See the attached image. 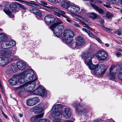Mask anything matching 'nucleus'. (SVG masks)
Returning <instances> with one entry per match:
<instances>
[{
	"mask_svg": "<svg viewBox=\"0 0 122 122\" xmlns=\"http://www.w3.org/2000/svg\"><path fill=\"white\" fill-rule=\"evenodd\" d=\"M34 73L32 69H30L24 71L20 73L21 77H27V82L25 84L16 88V90H20V91H27L30 92L33 90L35 87L36 84L35 81L37 80L36 77L32 81L33 76L34 75Z\"/></svg>",
	"mask_w": 122,
	"mask_h": 122,
	"instance_id": "obj_1",
	"label": "nucleus"
},
{
	"mask_svg": "<svg viewBox=\"0 0 122 122\" xmlns=\"http://www.w3.org/2000/svg\"><path fill=\"white\" fill-rule=\"evenodd\" d=\"M80 10L79 6L75 5H71L68 8V10L72 17L77 20H76L75 19H73L74 20L85 24H87L88 22L87 20L83 19L82 16L74 13L78 12Z\"/></svg>",
	"mask_w": 122,
	"mask_h": 122,
	"instance_id": "obj_2",
	"label": "nucleus"
},
{
	"mask_svg": "<svg viewBox=\"0 0 122 122\" xmlns=\"http://www.w3.org/2000/svg\"><path fill=\"white\" fill-rule=\"evenodd\" d=\"M115 66L114 65H112L110 68L109 74L108 76L109 78L111 80H114L117 73L119 71L118 77L120 79H122V63L119 64L117 69H115Z\"/></svg>",
	"mask_w": 122,
	"mask_h": 122,
	"instance_id": "obj_3",
	"label": "nucleus"
},
{
	"mask_svg": "<svg viewBox=\"0 0 122 122\" xmlns=\"http://www.w3.org/2000/svg\"><path fill=\"white\" fill-rule=\"evenodd\" d=\"M63 106L60 104L54 105L52 109V113L49 116L50 119H52L55 117H58L62 114Z\"/></svg>",
	"mask_w": 122,
	"mask_h": 122,
	"instance_id": "obj_4",
	"label": "nucleus"
},
{
	"mask_svg": "<svg viewBox=\"0 0 122 122\" xmlns=\"http://www.w3.org/2000/svg\"><path fill=\"white\" fill-rule=\"evenodd\" d=\"M92 66L90 69L94 70V74L96 75L102 76L107 70L105 66L102 64L92 65Z\"/></svg>",
	"mask_w": 122,
	"mask_h": 122,
	"instance_id": "obj_5",
	"label": "nucleus"
},
{
	"mask_svg": "<svg viewBox=\"0 0 122 122\" xmlns=\"http://www.w3.org/2000/svg\"><path fill=\"white\" fill-rule=\"evenodd\" d=\"M63 34L62 39L66 43L69 44L73 41L74 34L72 31L68 29H65Z\"/></svg>",
	"mask_w": 122,
	"mask_h": 122,
	"instance_id": "obj_6",
	"label": "nucleus"
},
{
	"mask_svg": "<svg viewBox=\"0 0 122 122\" xmlns=\"http://www.w3.org/2000/svg\"><path fill=\"white\" fill-rule=\"evenodd\" d=\"M50 29L54 32L58 37H60L62 35V31L64 29V26L62 25H56V24H53L50 26Z\"/></svg>",
	"mask_w": 122,
	"mask_h": 122,
	"instance_id": "obj_7",
	"label": "nucleus"
},
{
	"mask_svg": "<svg viewBox=\"0 0 122 122\" xmlns=\"http://www.w3.org/2000/svg\"><path fill=\"white\" fill-rule=\"evenodd\" d=\"M94 56L96 57L99 61H103L107 58V54L105 51L100 50L94 55Z\"/></svg>",
	"mask_w": 122,
	"mask_h": 122,
	"instance_id": "obj_8",
	"label": "nucleus"
},
{
	"mask_svg": "<svg viewBox=\"0 0 122 122\" xmlns=\"http://www.w3.org/2000/svg\"><path fill=\"white\" fill-rule=\"evenodd\" d=\"M33 93L36 95H38L42 97H46L47 95V91L42 87L39 86L34 90Z\"/></svg>",
	"mask_w": 122,
	"mask_h": 122,
	"instance_id": "obj_9",
	"label": "nucleus"
},
{
	"mask_svg": "<svg viewBox=\"0 0 122 122\" xmlns=\"http://www.w3.org/2000/svg\"><path fill=\"white\" fill-rule=\"evenodd\" d=\"M73 106L75 107L76 112L79 115L84 114L87 112V110L83 108L78 103H74Z\"/></svg>",
	"mask_w": 122,
	"mask_h": 122,
	"instance_id": "obj_10",
	"label": "nucleus"
},
{
	"mask_svg": "<svg viewBox=\"0 0 122 122\" xmlns=\"http://www.w3.org/2000/svg\"><path fill=\"white\" fill-rule=\"evenodd\" d=\"M13 49V48H12L6 50H0V55L6 56V57L11 58Z\"/></svg>",
	"mask_w": 122,
	"mask_h": 122,
	"instance_id": "obj_11",
	"label": "nucleus"
},
{
	"mask_svg": "<svg viewBox=\"0 0 122 122\" xmlns=\"http://www.w3.org/2000/svg\"><path fill=\"white\" fill-rule=\"evenodd\" d=\"M15 42L13 41H6L3 42L2 44L1 47L3 49L9 48L15 45Z\"/></svg>",
	"mask_w": 122,
	"mask_h": 122,
	"instance_id": "obj_12",
	"label": "nucleus"
},
{
	"mask_svg": "<svg viewBox=\"0 0 122 122\" xmlns=\"http://www.w3.org/2000/svg\"><path fill=\"white\" fill-rule=\"evenodd\" d=\"M13 61V59L10 58L1 57H0V65L5 66L8 63Z\"/></svg>",
	"mask_w": 122,
	"mask_h": 122,
	"instance_id": "obj_13",
	"label": "nucleus"
},
{
	"mask_svg": "<svg viewBox=\"0 0 122 122\" xmlns=\"http://www.w3.org/2000/svg\"><path fill=\"white\" fill-rule=\"evenodd\" d=\"M62 12L63 14L62 15L63 17L65 18L67 22L79 28L80 27L79 25L77 23L71 20L70 18L68 16L66 15L65 12Z\"/></svg>",
	"mask_w": 122,
	"mask_h": 122,
	"instance_id": "obj_14",
	"label": "nucleus"
},
{
	"mask_svg": "<svg viewBox=\"0 0 122 122\" xmlns=\"http://www.w3.org/2000/svg\"><path fill=\"white\" fill-rule=\"evenodd\" d=\"M54 17L51 15H48L46 16L44 18V20L46 24L50 25L55 21Z\"/></svg>",
	"mask_w": 122,
	"mask_h": 122,
	"instance_id": "obj_15",
	"label": "nucleus"
},
{
	"mask_svg": "<svg viewBox=\"0 0 122 122\" xmlns=\"http://www.w3.org/2000/svg\"><path fill=\"white\" fill-rule=\"evenodd\" d=\"M38 101V98L36 97L28 100L26 101V103L28 106H32L36 104Z\"/></svg>",
	"mask_w": 122,
	"mask_h": 122,
	"instance_id": "obj_16",
	"label": "nucleus"
},
{
	"mask_svg": "<svg viewBox=\"0 0 122 122\" xmlns=\"http://www.w3.org/2000/svg\"><path fill=\"white\" fill-rule=\"evenodd\" d=\"M41 4L44 6L46 7V10L48 11H53L55 10L59 11H61L59 10L57 8L53 6H47V4L46 2L41 1L40 2Z\"/></svg>",
	"mask_w": 122,
	"mask_h": 122,
	"instance_id": "obj_17",
	"label": "nucleus"
},
{
	"mask_svg": "<svg viewBox=\"0 0 122 122\" xmlns=\"http://www.w3.org/2000/svg\"><path fill=\"white\" fill-rule=\"evenodd\" d=\"M44 106L43 104H40L37 105L33 108V110L36 113H38L44 109Z\"/></svg>",
	"mask_w": 122,
	"mask_h": 122,
	"instance_id": "obj_18",
	"label": "nucleus"
},
{
	"mask_svg": "<svg viewBox=\"0 0 122 122\" xmlns=\"http://www.w3.org/2000/svg\"><path fill=\"white\" fill-rule=\"evenodd\" d=\"M71 112L70 109L68 108L64 109L63 115L64 117L68 118L70 117L71 115Z\"/></svg>",
	"mask_w": 122,
	"mask_h": 122,
	"instance_id": "obj_19",
	"label": "nucleus"
},
{
	"mask_svg": "<svg viewBox=\"0 0 122 122\" xmlns=\"http://www.w3.org/2000/svg\"><path fill=\"white\" fill-rule=\"evenodd\" d=\"M92 57V55L89 56L86 58L85 60V63L89 66L90 69L91 66H92V65H94L92 64L91 61Z\"/></svg>",
	"mask_w": 122,
	"mask_h": 122,
	"instance_id": "obj_20",
	"label": "nucleus"
},
{
	"mask_svg": "<svg viewBox=\"0 0 122 122\" xmlns=\"http://www.w3.org/2000/svg\"><path fill=\"white\" fill-rule=\"evenodd\" d=\"M18 68L20 70H24L26 67L25 64L21 61H19L17 63Z\"/></svg>",
	"mask_w": 122,
	"mask_h": 122,
	"instance_id": "obj_21",
	"label": "nucleus"
},
{
	"mask_svg": "<svg viewBox=\"0 0 122 122\" xmlns=\"http://www.w3.org/2000/svg\"><path fill=\"white\" fill-rule=\"evenodd\" d=\"M76 42L77 45L79 46L82 45L84 44V39L82 37L80 36L76 38Z\"/></svg>",
	"mask_w": 122,
	"mask_h": 122,
	"instance_id": "obj_22",
	"label": "nucleus"
},
{
	"mask_svg": "<svg viewBox=\"0 0 122 122\" xmlns=\"http://www.w3.org/2000/svg\"><path fill=\"white\" fill-rule=\"evenodd\" d=\"M44 115V113H42L34 116L32 117L31 118V122H35L38 119L42 117Z\"/></svg>",
	"mask_w": 122,
	"mask_h": 122,
	"instance_id": "obj_23",
	"label": "nucleus"
},
{
	"mask_svg": "<svg viewBox=\"0 0 122 122\" xmlns=\"http://www.w3.org/2000/svg\"><path fill=\"white\" fill-rule=\"evenodd\" d=\"M4 11L6 14L9 16L10 18H13L14 16L11 14V12L10 10L6 8L3 9Z\"/></svg>",
	"mask_w": 122,
	"mask_h": 122,
	"instance_id": "obj_24",
	"label": "nucleus"
},
{
	"mask_svg": "<svg viewBox=\"0 0 122 122\" xmlns=\"http://www.w3.org/2000/svg\"><path fill=\"white\" fill-rule=\"evenodd\" d=\"M17 80L15 77H13L9 80V82L11 85L14 86L17 84Z\"/></svg>",
	"mask_w": 122,
	"mask_h": 122,
	"instance_id": "obj_25",
	"label": "nucleus"
},
{
	"mask_svg": "<svg viewBox=\"0 0 122 122\" xmlns=\"http://www.w3.org/2000/svg\"><path fill=\"white\" fill-rule=\"evenodd\" d=\"M91 5L94 9L97 11L100 14H102L103 13V10L102 9L97 7L96 5L92 4H91Z\"/></svg>",
	"mask_w": 122,
	"mask_h": 122,
	"instance_id": "obj_26",
	"label": "nucleus"
},
{
	"mask_svg": "<svg viewBox=\"0 0 122 122\" xmlns=\"http://www.w3.org/2000/svg\"><path fill=\"white\" fill-rule=\"evenodd\" d=\"M59 10H60L61 11H59L56 10H54L53 11H49L50 12H51V11H53L54 12V14L55 15H56L57 16L60 17L61 16V15H62H62L63 14L62 13V12H65L62 11L60 9H59L57 8Z\"/></svg>",
	"mask_w": 122,
	"mask_h": 122,
	"instance_id": "obj_27",
	"label": "nucleus"
},
{
	"mask_svg": "<svg viewBox=\"0 0 122 122\" xmlns=\"http://www.w3.org/2000/svg\"><path fill=\"white\" fill-rule=\"evenodd\" d=\"M7 38V36L4 34L2 33H0V42L5 41Z\"/></svg>",
	"mask_w": 122,
	"mask_h": 122,
	"instance_id": "obj_28",
	"label": "nucleus"
},
{
	"mask_svg": "<svg viewBox=\"0 0 122 122\" xmlns=\"http://www.w3.org/2000/svg\"><path fill=\"white\" fill-rule=\"evenodd\" d=\"M11 68L12 70L14 72H15L17 70V64L15 63H12L11 65Z\"/></svg>",
	"mask_w": 122,
	"mask_h": 122,
	"instance_id": "obj_29",
	"label": "nucleus"
},
{
	"mask_svg": "<svg viewBox=\"0 0 122 122\" xmlns=\"http://www.w3.org/2000/svg\"><path fill=\"white\" fill-rule=\"evenodd\" d=\"M16 0L19 2H21V3L22 2H24L25 3L26 5L32 7H35V6L36 5V4L34 3H32L30 2H25L24 1L20 0Z\"/></svg>",
	"mask_w": 122,
	"mask_h": 122,
	"instance_id": "obj_30",
	"label": "nucleus"
},
{
	"mask_svg": "<svg viewBox=\"0 0 122 122\" xmlns=\"http://www.w3.org/2000/svg\"><path fill=\"white\" fill-rule=\"evenodd\" d=\"M69 2L67 1H65L64 4L62 5V6L63 8L67 9L68 10V8L71 5Z\"/></svg>",
	"mask_w": 122,
	"mask_h": 122,
	"instance_id": "obj_31",
	"label": "nucleus"
},
{
	"mask_svg": "<svg viewBox=\"0 0 122 122\" xmlns=\"http://www.w3.org/2000/svg\"><path fill=\"white\" fill-rule=\"evenodd\" d=\"M88 16L92 19H94L97 16V15L93 12L91 13L88 14Z\"/></svg>",
	"mask_w": 122,
	"mask_h": 122,
	"instance_id": "obj_32",
	"label": "nucleus"
},
{
	"mask_svg": "<svg viewBox=\"0 0 122 122\" xmlns=\"http://www.w3.org/2000/svg\"><path fill=\"white\" fill-rule=\"evenodd\" d=\"M10 9L13 12H14L16 9L17 6L16 4L13 3L10 5Z\"/></svg>",
	"mask_w": 122,
	"mask_h": 122,
	"instance_id": "obj_33",
	"label": "nucleus"
},
{
	"mask_svg": "<svg viewBox=\"0 0 122 122\" xmlns=\"http://www.w3.org/2000/svg\"><path fill=\"white\" fill-rule=\"evenodd\" d=\"M106 16L107 18L110 19L113 17V15L112 13L107 12L106 14Z\"/></svg>",
	"mask_w": 122,
	"mask_h": 122,
	"instance_id": "obj_34",
	"label": "nucleus"
},
{
	"mask_svg": "<svg viewBox=\"0 0 122 122\" xmlns=\"http://www.w3.org/2000/svg\"><path fill=\"white\" fill-rule=\"evenodd\" d=\"M24 77H21L20 76H20L18 80V81L20 83H23L25 82V79Z\"/></svg>",
	"mask_w": 122,
	"mask_h": 122,
	"instance_id": "obj_35",
	"label": "nucleus"
},
{
	"mask_svg": "<svg viewBox=\"0 0 122 122\" xmlns=\"http://www.w3.org/2000/svg\"><path fill=\"white\" fill-rule=\"evenodd\" d=\"M63 22L59 18H57L56 20V23L54 24H56V25H58L63 24Z\"/></svg>",
	"mask_w": 122,
	"mask_h": 122,
	"instance_id": "obj_36",
	"label": "nucleus"
},
{
	"mask_svg": "<svg viewBox=\"0 0 122 122\" xmlns=\"http://www.w3.org/2000/svg\"><path fill=\"white\" fill-rule=\"evenodd\" d=\"M17 4L23 10H26L27 8L25 7L24 5L19 3H17Z\"/></svg>",
	"mask_w": 122,
	"mask_h": 122,
	"instance_id": "obj_37",
	"label": "nucleus"
},
{
	"mask_svg": "<svg viewBox=\"0 0 122 122\" xmlns=\"http://www.w3.org/2000/svg\"><path fill=\"white\" fill-rule=\"evenodd\" d=\"M37 9L36 8H31L30 9L29 11L33 14H35Z\"/></svg>",
	"mask_w": 122,
	"mask_h": 122,
	"instance_id": "obj_38",
	"label": "nucleus"
},
{
	"mask_svg": "<svg viewBox=\"0 0 122 122\" xmlns=\"http://www.w3.org/2000/svg\"><path fill=\"white\" fill-rule=\"evenodd\" d=\"M108 1L112 4H117L118 2L117 0H106Z\"/></svg>",
	"mask_w": 122,
	"mask_h": 122,
	"instance_id": "obj_39",
	"label": "nucleus"
},
{
	"mask_svg": "<svg viewBox=\"0 0 122 122\" xmlns=\"http://www.w3.org/2000/svg\"><path fill=\"white\" fill-rule=\"evenodd\" d=\"M77 45L76 42H73L71 44V46L72 48H75L76 47Z\"/></svg>",
	"mask_w": 122,
	"mask_h": 122,
	"instance_id": "obj_40",
	"label": "nucleus"
},
{
	"mask_svg": "<svg viewBox=\"0 0 122 122\" xmlns=\"http://www.w3.org/2000/svg\"><path fill=\"white\" fill-rule=\"evenodd\" d=\"M90 55H91L89 54H88L87 53H84L82 54L81 56L83 58H85Z\"/></svg>",
	"mask_w": 122,
	"mask_h": 122,
	"instance_id": "obj_41",
	"label": "nucleus"
},
{
	"mask_svg": "<svg viewBox=\"0 0 122 122\" xmlns=\"http://www.w3.org/2000/svg\"><path fill=\"white\" fill-rule=\"evenodd\" d=\"M52 122H62L61 121V120L60 119L58 118H56Z\"/></svg>",
	"mask_w": 122,
	"mask_h": 122,
	"instance_id": "obj_42",
	"label": "nucleus"
},
{
	"mask_svg": "<svg viewBox=\"0 0 122 122\" xmlns=\"http://www.w3.org/2000/svg\"><path fill=\"white\" fill-rule=\"evenodd\" d=\"M41 12L38 10L37 9L35 14L38 15L39 16H41Z\"/></svg>",
	"mask_w": 122,
	"mask_h": 122,
	"instance_id": "obj_43",
	"label": "nucleus"
},
{
	"mask_svg": "<svg viewBox=\"0 0 122 122\" xmlns=\"http://www.w3.org/2000/svg\"><path fill=\"white\" fill-rule=\"evenodd\" d=\"M98 22H100L101 24H102L104 22V20L102 18H100L98 20Z\"/></svg>",
	"mask_w": 122,
	"mask_h": 122,
	"instance_id": "obj_44",
	"label": "nucleus"
},
{
	"mask_svg": "<svg viewBox=\"0 0 122 122\" xmlns=\"http://www.w3.org/2000/svg\"><path fill=\"white\" fill-rule=\"evenodd\" d=\"M46 119H41L38 120L36 122H45Z\"/></svg>",
	"mask_w": 122,
	"mask_h": 122,
	"instance_id": "obj_45",
	"label": "nucleus"
},
{
	"mask_svg": "<svg viewBox=\"0 0 122 122\" xmlns=\"http://www.w3.org/2000/svg\"><path fill=\"white\" fill-rule=\"evenodd\" d=\"M103 5L104 6L106 7L107 8H111L110 6V4L108 3H106L105 4H103Z\"/></svg>",
	"mask_w": 122,
	"mask_h": 122,
	"instance_id": "obj_46",
	"label": "nucleus"
},
{
	"mask_svg": "<svg viewBox=\"0 0 122 122\" xmlns=\"http://www.w3.org/2000/svg\"><path fill=\"white\" fill-rule=\"evenodd\" d=\"M87 33L90 36L92 37H94L95 36H94L93 34L91 32L89 31Z\"/></svg>",
	"mask_w": 122,
	"mask_h": 122,
	"instance_id": "obj_47",
	"label": "nucleus"
},
{
	"mask_svg": "<svg viewBox=\"0 0 122 122\" xmlns=\"http://www.w3.org/2000/svg\"><path fill=\"white\" fill-rule=\"evenodd\" d=\"M104 28L107 31H112L113 30L112 29L107 28L105 27Z\"/></svg>",
	"mask_w": 122,
	"mask_h": 122,
	"instance_id": "obj_48",
	"label": "nucleus"
},
{
	"mask_svg": "<svg viewBox=\"0 0 122 122\" xmlns=\"http://www.w3.org/2000/svg\"><path fill=\"white\" fill-rule=\"evenodd\" d=\"M114 33L119 36L121 34V31H116Z\"/></svg>",
	"mask_w": 122,
	"mask_h": 122,
	"instance_id": "obj_49",
	"label": "nucleus"
},
{
	"mask_svg": "<svg viewBox=\"0 0 122 122\" xmlns=\"http://www.w3.org/2000/svg\"><path fill=\"white\" fill-rule=\"evenodd\" d=\"M94 38H95L100 43H101L102 41H101L100 40L99 38H98V37H97V36H95L94 37Z\"/></svg>",
	"mask_w": 122,
	"mask_h": 122,
	"instance_id": "obj_50",
	"label": "nucleus"
},
{
	"mask_svg": "<svg viewBox=\"0 0 122 122\" xmlns=\"http://www.w3.org/2000/svg\"><path fill=\"white\" fill-rule=\"evenodd\" d=\"M88 22V23H87V24L86 23L85 24L83 23L84 24V25H85L84 26L87 28H88V29L89 30H91V27L90 26H88V25H86V24H88V22Z\"/></svg>",
	"mask_w": 122,
	"mask_h": 122,
	"instance_id": "obj_51",
	"label": "nucleus"
},
{
	"mask_svg": "<svg viewBox=\"0 0 122 122\" xmlns=\"http://www.w3.org/2000/svg\"><path fill=\"white\" fill-rule=\"evenodd\" d=\"M2 113V114L3 115L4 117H5L6 118H8V116L6 115L5 113H4L3 112V111H2V110H1Z\"/></svg>",
	"mask_w": 122,
	"mask_h": 122,
	"instance_id": "obj_52",
	"label": "nucleus"
},
{
	"mask_svg": "<svg viewBox=\"0 0 122 122\" xmlns=\"http://www.w3.org/2000/svg\"><path fill=\"white\" fill-rule=\"evenodd\" d=\"M116 55L117 56L119 57L120 56L121 54L120 52H118L116 53Z\"/></svg>",
	"mask_w": 122,
	"mask_h": 122,
	"instance_id": "obj_53",
	"label": "nucleus"
},
{
	"mask_svg": "<svg viewBox=\"0 0 122 122\" xmlns=\"http://www.w3.org/2000/svg\"><path fill=\"white\" fill-rule=\"evenodd\" d=\"M64 0H57V2L59 3H61L64 2Z\"/></svg>",
	"mask_w": 122,
	"mask_h": 122,
	"instance_id": "obj_54",
	"label": "nucleus"
},
{
	"mask_svg": "<svg viewBox=\"0 0 122 122\" xmlns=\"http://www.w3.org/2000/svg\"><path fill=\"white\" fill-rule=\"evenodd\" d=\"M82 30L83 31L87 33L89 31L87 30L85 28H83Z\"/></svg>",
	"mask_w": 122,
	"mask_h": 122,
	"instance_id": "obj_55",
	"label": "nucleus"
},
{
	"mask_svg": "<svg viewBox=\"0 0 122 122\" xmlns=\"http://www.w3.org/2000/svg\"><path fill=\"white\" fill-rule=\"evenodd\" d=\"M56 0H48L49 2H55Z\"/></svg>",
	"mask_w": 122,
	"mask_h": 122,
	"instance_id": "obj_56",
	"label": "nucleus"
},
{
	"mask_svg": "<svg viewBox=\"0 0 122 122\" xmlns=\"http://www.w3.org/2000/svg\"><path fill=\"white\" fill-rule=\"evenodd\" d=\"M18 115L21 117H22L23 116V115L22 114H21L20 113H19L18 114Z\"/></svg>",
	"mask_w": 122,
	"mask_h": 122,
	"instance_id": "obj_57",
	"label": "nucleus"
},
{
	"mask_svg": "<svg viewBox=\"0 0 122 122\" xmlns=\"http://www.w3.org/2000/svg\"><path fill=\"white\" fill-rule=\"evenodd\" d=\"M120 3L122 5V0H119Z\"/></svg>",
	"mask_w": 122,
	"mask_h": 122,
	"instance_id": "obj_58",
	"label": "nucleus"
},
{
	"mask_svg": "<svg viewBox=\"0 0 122 122\" xmlns=\"http://www.w3.org/2000/svg\"><path fill=\"white\" fill-rule=\"evenodd\" d=\"M98 119H96L94 120L92 122H98Z\"/></svg>",
	"mask_w": 122,
	"mask_h": 122,
	"instance_id": "obj_59",
	"label": "nucleus"
},
{
	"mask_svg": "<svg viewBox=\"0 0 122 122\" xmlns=\"http://www.w3.org/2000/svg\"><path fill=\"white\" fill-rule=\"evenodd\" d=\"M105 46L107 47H108L109 46V45L108 43H106L105 44Z\"/></svg>",
	"mask_w": 122,
	"mask_h": 122,
	"instance_id": "obj_60",
	"label": "nucleus"
},
{
	"mask_svg": "<svg viewBox=\"0 0 122 122\" xmlns=\"http://www.w3.org/2000/svg\"><path fill=\"white\" fill-rule=\"evenodd\" d=\"M0 86L1 88H2V86L1 84V82L0 81Z\"/></svg>",
	"mask_w": 122,
	"mask_h": 122,
	"instance_id": "obj_61",
	"label": "nucleus"
},
{
	"mask_svg": "<svg viewBox=\"0 0 122 122\" xmlns=\"http://www.w3.org/2000/svg\"><path fill=\"white\" fill-rule=\"evenodd\" d=\"M46 122H50L49 121L46 119Z\"/></svg>",
	"mask_w": 122,
	"mask_h": 122,
	"instance_id": "obj_62",
	"label": "nucleus"
},
{
	"mask_svg": "<svg viewBox=\"0 0 122 122\" xmlns=\"http://www.w3.org/2000/svg\"><path fill=\"white\" fill-rule=\"evenodd\" d=\"M65 122H71L69 121H65Z\"/></svg>",
	"mask_w": 122,
	"mask_h": 122,
	"instance_id": "obj_63",
	"label": "nucleus"
},
{
	"mask_svg": "<svg viewBox=\"0 0 122 122\" xmlns=\"http://www.w3.org/2000/svg\"><path fill=\"white\" fill-rule=\"evenodd\" d=\"M0 122H2L1 119L0 118Z\"/></svg>",
	"mask_w": 122,
	"mask_h": 122,
	"instance_id": "obj_64",
	"label": "nucleus"
}]
</instances>
